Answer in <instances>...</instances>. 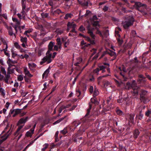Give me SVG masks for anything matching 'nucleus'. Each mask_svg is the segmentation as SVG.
<instances>
[{
	"instance_id": "nucleus-1",
	"label": "nucleus",
	"mask_w": 151,
	"mask_h": 151,
	"mask_svg": "<svg viewBox=\"0 0 151 151\" xmlns=\"http://www.w3.org/2000/svg\"><path fill=\"white\" fill-rule=\"evenodd\" d=\"M53 46V43L50 42L48 45L49 50L46 54V56L43 58L42 61L40 63L41 65L42 64L45 63H49L51 62L52 60L51 58L52 57V55L50 53V51L52 50V49Z\"/></svg>"
},
{
	"instance_id": "nucleus-2",
	"label": "nucleus",
	"mask_w": 151,
	"mask_h": 151,
	"mask_svg": "<svg viewBox=\"0 0 151 151\" xmlns=\"http://www.w3.org/2000/svg\"><path fill=\"white\" fill-rule=\"evenodd\" d=\"M13 127L14 126H12V124H7V126L5 129V132H6V129H9L8 131H7V133L4 136L1 137V139H0V145L4 141H5L7 139L8 137L11 133L13 131Z\"/></svg>"
},
{
	"instance_id": "nucleus-3",
	"label": "nucleus",
	"mask_w": 151,
	"mask_h": 151,
	"mask_svg": "<svg viewBox=\"0 0 151 151\" xmlns=\"http://www.w3.org/2000/svg\"><path fill=\"white\" fill-rule=\"evenodd\" d=\"M127 86L128 87L129 89L132 88L134 90V93L135 94L137 95L139 93L140 91L139 88L137 86L135 81H133L132 84H131L129 82L127 83Z\"/></svg>"
},
{
	"instance_id": "nucleus-4",
	"label": "nucleus",
	"mask_w": 151,
	"mask_h": 151,
	"mask_svg": "<svg viewBox=\"0 0 151 151\" xmlns=\"http://www.w3.org/2000/svg\"><path fill=\"white\" fill-rule=\"evenodd\" d=\"M23 127V125L19 126L17 128L16 131L14 133V135L16 137L19 135L17 138V140H19L21 137L22 135V133L24 131V129H22Z\"/></svg>"
},
{
	"instance_id": "nucleus-5",
	"label": "nucleus",
	"mask_w": 151,
	"mask_h": 151,
	"mask_svg": "<svg viewBox=\"0 0 151 151\" xmlns=\"http://www.w3.org/2000/svg\"><path fill=\"white\" fill-rule=\"evenodd\" d=\"M134 19L133 17H131L130 20L125 21L123 23V25L125 29H127L129 27L133 25Z\"/></svg>"
},
{
	"instance_id": "nucleus-6",
	"label": "nucleus",
	"mask_w": 151,
	"mask_h": 151,
	"mask_svg": "<svg viewBox=\"0 0 151 151\" xmlns=\"http://www.w3.org/2000/svg\"><path fill=\"white\" fill-rule=\"evenodd\" d=\"M0 69L1 72L4 75H5L4 81L6 83L9 84V81H8V78H6V75H7V73H6V71L5 68L3 66H1Z\"/></svg>"
},
{
	"instance_id": "nucleus-7",
	"label": "nucleus",
	"mask_w": 151,
	"mask_h": 151,
	"mask_svg": "<svg viewBox=\"0 0 151 151\" xmlns=\"http://www.w3.org/2000/svg\"><path fill=\"white\" fill-rule=\"evenodd\" d=\"M1 40L4 43V45H6V47L5 49H4V47L3 48V49H1V50H0V51H4V53L5 55H6L8 56H9L10 55L9 54L6 52V51L7 50V48H8V45L6 41H5V40H4L3 38H1Z\"/></svg>"
},
{
	"instance_id": "nucleus-8",
	"label": "nucleus",
	"mask_w": 151,
	"mask_h": 151,
	"mask_svg": "<svg viewBox=\"0 0 151 151\" xmlns=\"http://www.w3.org/2000/svg\"><path fill=\"white\" fill-rule=\"evenodd\" d=\"M11 67L9 66L7 69V75H6V78H8V81H9V80L11 78L10 75L14 72V69H11Z\"/></svg>"
},
{
	"instance_id": "nucleus-9",
	"label": "nucleus",
	"mask_w": 151,
	"mask_h": 151,
	"mask_svg": "<svg viewBox=\"0 0 151 151\" xmlns=\"http://www.w3.org/2000/svg\"><path fill=\"white\" fill-rule=\"evenodd\" d=\"M29 119V117L27 116L26 117H23L20 119L17 122V125L23 124H24Z\"/></svg>"
},
{
	"instance_id": "nucleus-10",
	"label": "nucleus",
	"mask_w": 151,
	"mask_h": 151,
	"mask_svg": "<svg viewBox=\"0 0 151 151\" xmlns=\"http://www.w3.org/2000/svg\"><path fill=\"white\" fill-rule=\"evenodd\" d=\"M87 29L88 33L93 38L95 39V35L93 32V31L94 29L93 28L89 26L87 27Z\"/></svg>"
},
{
	"instance_id": "nucleus-11",
	"label": "nucleus",
	"mask_w": 151,
	"mask_h": 151,
	"mask_svg": "<svg viewBox=\"0 0 151 151\" xmlns=\"http://www.w3.org/2000/svg\"><path fill=\"white\" fill-rule=\"evenodd\" d=\"M108 54L111 56L114 55H115V52L110 50H107L106 51H105L101 55V58L103 57L105 54Z\"/></svg>"
},
{
	"instance_id": "nucleus-12",
	"label": "nucleus",
	"mask_w": 151,
	"mask_h": 151,
	"mask_svg": "<svg viewBox=\"0 0 151 151\" xmlns=\"http://www.w3.org/2000/svg\"><path fill=\"white\" fill-rule=\"evenodd\" d=\"M76 26V25L74 23H70V22H68V28L67 29V31L68 32L70 30V29L71 28H75Z\"/></svg>"
},
{
	"instance_id": "nucleus-13",
	"label": "nucleus",
	"mask_w": 151,
	"mask_h": 151,
	"mask_svg": "<svg viewBox=\"0 0 151 151\" xmlns=\"http://www.w3.org/2000/svg\"><path fill=\"white\" fill-rule=\"evenodd\" d=\"M22 11L21 14L22 15V17L24 18L25 16V13L24 10L26 8V6L25 5V3H24V1H23V0H22Z\"/></svg>"
},
{
	"instance_id": "nucleus-14",
	"label": "nucleus",
	"mask_w": 151,
	"mask_h": 151,
	"mask_svg": "<svg viewBox=\"0 0 151 151\" xmlns=\"http://www.w3.org/2000/svg\"><path fill=\"white\" fill-rule=\"evenodd\" d=\"M34 129H31L29 131L27 132L25 134V137H31L34 133Z\"/></svg>"
},
{
	"instance_id": "nucleus-15",
	"label": "nucleus",
	"mask_w": 151,
	"mask_h": 151,
	"mask_svg": "<svg viewBox=\"0 0 151 151\" xmlns=\"http://www.w3.org/2000/svg\"><path fill=\"white\" fill-rule=\"evenodd\" d=\"M17 63L16 61L13 60L10 58H9L7 61V63L9 66H13L14 65L13 64L16 63Z\"/></svg>"
},
{
	"instance_id": "nucleus-16",
	"label": "nucleus",
	"mask_w": 151,
	"mask_h": 151,
	"mask_svg": "<svg viewBox=\"0 0 151 151\" xmlns=\"http://www.w3.org/2000/svg\"><path fill=\"white\" fill-rule=\"evenodd\" d=\"M24 73L25 74L29 77H32V76L30 73L29 71L28 70L26 67H24Z\"/></svg>"
},
{
	"instance_id": "nucleus-17",
	"label": "nucleus",
	"mask_w": 151,
	"mask_h": 151,
	"mask_svg": "<svg viewBox=\"0 0 151 151\" xmlns=\"http://www.w3.org/2000/svg\"><path fill=\"white\" fill-rule=\"evenodd\" d=\"M139 79L137 80V81L139 83L144 82L145 81V77L142 75H140L138 76Z\"/></svg>"
},
{
	"instance_id": "nucleus-18",
	"label": "nucleus",
	"mask_w": 151,
	"mask_h": 151,
	"mask_svg": "<svg viewBox=\"0 0 151 151\" xmlns=\"http://www.w3.org/2000/svg\"><path fill=\"white\" fill-rule=\"evenodd\" d=\"M80 35L83 36V37L85 38L86 40L89 42L91 44H93L94 43V42L93 40H91L90 38L88 37L83 36L82 35L80 34Z\"/></svg>"
},
{
	"instance_id": "nucleus-19",
	"label": "nucleus",
	"mask_w": 151,
	"mask_h": 151,
	"mask_svg": "<svg viewBox=\"0 0 151 151\" xmlns=\"http://www.w3.org/2000/svg\"><path fill=\"white\" fill-rule=\"evenodd\" d=\"M8 33L9 35L10 36H14L15 37L16 36L15 34L13 33L12 28L11 27H10L8 29Z\"/></svg>"
},
{
	"instance_id": "nucleus-20",
	"label": "nucleus",
	"mask_w": 151,
	"mask_h": 151,
	"mask_svg": "<svg viewBox=\"0 0 151 151\" xmlns=\"http://www.w3.org/2000/svg\"><path fill=\"white\" fill-rule=\"evenodd\" d=\"M57 44L59 46V49L61 48L62 43L61 42V39L60 37H58L57 40Z\"/></svg>"
},
{
	"instance_id": "nucleus-21",
	"label": "nucleus",
	"mask_w": 151,
	"mask_h": 151,
	"mask_svg": "<svg viewBox=\"0 0 151 151\" xmlns=\"http://www.w3.org/2000/svg\"><path fill=\"white\" fill-rule=\"evenodd\" d=\"M49 73V70L48 69L46 70L44 72L42 75V77L45 78V79H46L48 76V74Z\"/></svg>"
},
{
	"instance_id": "nucleus-22",
	"label": "nucleus",
	"mask_w": 151,
	"mask_h": 151,
	"mask_svg": "<svg viewBox=\"0 0 151 151\" xmlns=\"http://www.w3.org/2000/svg\"><path fill=\"white\" fill-rule=\"evenodd\" d=\"M119 31H121V29L120 28L116 27L115 29V36L117 37H120V35L119 34Z\"/></svg>"
},
{
	"instance_id": "nucleus-23",
	"label": "nucleus",
	"mask_w": 151,
	"mask_h": 151,
	"mask_svg": "<svg viewBox=\"0 0 151 151\" xmlns=\"http://www.w3.org/2000/svg\"><path fill=\"white\" fill-rule=\"evenodd\" d=\"M139 134V132L138 129H136L134 132V138H137Z\"/></svg>"
},
{
	"instance_id": "nucleus-24",
	"label": "nucleus",
	"mask_w": 151,
	"mask_h": 151,
	"mask_svg": "<svg viewBox=\"0 0 151 151\" xmlns=\"http://www.w3.org/2000/svg\"><path fill=\"white\" fill-rule=\"evenodd\" d=\"M14 113V114L13 115V117H15L16 115L18 114L19 113V111L18 110H15L11 112V113Z\"/></svg>"
},
{
	"instance_id": "nucleus-25",
	"label": "nucleus",
	"mask_w": 151,
	"mask_h": 151,
	"mask_svg": "<svg viewBox=\"0 0 151 151\" xmlns=\"http://www.w3.org/2000/svg\"><path fill=\"white\" fill-rule=\"evenodd\" d=\"M110 76L108 74L103 76H99L97 78L98 80V84H99L101 82V80L102 79V78L104 77H106L108 76Z\"/></svg>"
},
{
	"instance_id": "nucleus-26",
	"label": "nucleus",
	"mask_w": 151,
	"mask_h": 151,
	"mask_svg": "<svg viewBox=\"0 0 151 151\" xmlns=\"http://www.w3.org/2000/svg\"><path fill=\"white\" fill-rule=\"evenodd\" d=\"M21 41L22 43L27 42V39L26 37H23L22 36L20 37Z\"/></svg>"
},
{
	"instance_id": "nucleus-27",
	"label": "nucleus",
	"mask_w": 151,
	"mask_h": 151,
	"mask_svg": "<svg viewBox=\"0 0 151 151\" xmlns=\"http://www.w3.org/2000/svg\"><path fill=\"white\" fill-rule=\"evenodd\" d=\"M80 122L78 121H76L73 122L72 125L75 126V127H77L78 125L80 124Z\"/></svg>"
},
{
	"instance_id": "nucleus-28",
	"label": "nucleus",
	"mask_w": 151,
	"mask_h": 151,
	"mask_svg": "<svg viewBox=\"0 0 151 151\" xmlns=\"http://www.w3.org/2000/svg\"><path fill=\"white\" fill-rule=\"evenodd\" d=\"M49 145L47 143H45L43 145V148L41 149L42 151H45V150L47 148Z\"/></svg>"
},
{
	"instance_id": "nucleus-29",
	"label": "nucleus",
	"mask_w": 151,
	"mask_h": 151,
	"mask_svg": "<svg viewBox=\"0 0 151 151\" xmlns=\"http://www.w3.org/2000/svg\"><path fill=\"white\" fill-rule=\"evenodd\" d=\"M63 30L59 29H57L55 31L57 35H61L63 33Z\"/></svg>"
},
{
	"instance_id": "nucleus-30",
	"label": "nucleus",
	"mask_w": 151,
	"mask_h": 151,
	"mask_svg": "<svg viewBox=\"0 0 151 151\" xmlns=\"http://www.w3.org/2000/svg\"><path fill=\"white\" fill-rule=\"evenodd\" d=\"M12 19L13 21L16 23L15 25H16L17 26H19V25L20 23L17 19L13 17Z\"/></svg>"
},
{
	"instance_id": "nucleus-31",
	"label": "nucleus",
	"mask_w": 151,
	"mask_h": 151,
	"mask_svg": "<svg viewBox=\"0 0 151 151\" xmlns=\"http://www.w3.org/2000/svg\"><path fill=\"white\" fill-rule=\"evenodd\" d=\"M99 67L100 68V70H102V73H104L105 72V69L106 68V67L105 66H104L103 65H101V66H99Z\"/></svg>"
},
{
	"instance_id": "nucleus-32",
	"label": "nucleus",
	"mask_w": 151,
	"mask_h": 151,
	"mask_svg": "<svg viewBox=\"0 0 151 151\" xmlns=\"http://www.w3.org/2000/svg\"><path fill=\"white\" fill-rule=\"evenodd\" d=\"M69 106H62L58 110V111L59 113H60L61 112L62 110L63 109H64L66 108H68Z\"/></svg>"
},
{
	"instance_id": "nucleus-33",
	"label": "nucleus",
	"mask_w": 151,
	"mask_h": 151,
	"mask_svg": "<svg viewBox=\"0 0 151 151\" xmlns=\"http://www.w3.org/2000/svg\"><path fill=\"white\" fill-rule=\"evenodd\" d=\"M91 101L92 103L95 104H98L99 102L94 98H92L91 99Z\"/></svg>"
},
{
	"instance_id": "nucleus-34",
	"label": "nucleus",
	"mask_w": 151,
	"mask_h": 151,
	"mask_svg": "<svg viewBox=\"0 0 151 151\" xmlns=\"http://www.w3.org/2000/svg\"><path fill=\"white\" fill-rule=\"evenodd\" d=\"M99 94V92L98 90V89L95 88V90L93 94V96L95 97L97 96Z\"/></svg>"
},
{
	"instance_id": "nucleus-35",
	"label": "nucleus",
	"mask_w": 151,
	"mask_h": 151,
	"mask_svg": "<svg viewBox=\"0 0 151 151\" xmlns=\"http://www.w3.org/2000/svg\"><path fill=\"white\" fill-rule=\"evenodd\" d=\"M77 60L78 61L77 63H75V65H77L78 64L80 63L81 62L82 60V58L81 57H78L77 58Z\"/></svg>"
},
{
	"instance_id": "nucleus-36",
	"label": "nucleus",
	"mask_w": 151,
	"mask_h": 151,
	"mask_svg": "<svg viewBox=\"0 0 151 151\" xmlns=\"http://www.w3.org/2000/svg\"><path fill=\"white\" fill-rule=\"evenodd\" d=\"M116 112L117 114L119 115H122L123 114V112L121 110L119 109H116Z\"/></svg>"
},
{
	"instance_id": "nucleus-37",
	"label": "nucleus",
	"mask_w": 151,
	"mask_h": 151,
	"mask_svg": "<svg viewBox=\"0 0 151 151\" xmlns=\"http://www.w3.org/2000/svg\"><path fill=\"white\" fill-rule=\"evenodd\" d=\"M0 93L2 96H4L5 93L4 91V90L0 86Z\"/></svg>"
},
{
	"instance_id": "nucleus-38",
	"label": "nucleus",
	"mask_w": 151,
	"mask_h": 151,
	"mask_svg": "<svg viewBox=\"0 0 151 151\" xmlns=\"http://www.w3.org/2000/svg\"><path fill=\"white\" fill-rule=\"evenodd\" d=\"M72 14L71 13L69 14H67L65 15V19H68L69 17H71L72 16Z\"/></svg>"
},
{
	"instance_id": "nucleus-39",
	"label": "nucleus",
	"mask_w": 151,
	"mask_h": 151,
	"mask_svg": "<svg viewBox=\"0 0 151 151\" xmlns=\"http://www.w3.org/2000/svg\"><path fill=\"white\" fill-rule=\"evenodd\" d=\"M60 132V133L64 135L66 134L67 133V129L66 128H64L63 130L61 131Z\"/></svg>"
},
{
	"instance_id": "nucleus-40",
	"label": "nucleus",
	"mask_w": 151,
	"mask_h": 151,
	"mask_svg": "<svg viewBox=\"0 0 151 151\" xmlns=\"http://www.w3.org/2000/svg\"><path fill=\"white\" fill-rule=\"evenodd\" d=\"M28 66L29 68H35L36 67V65L35 64L32 63H29Z\"/></svg>"
},
{
	"instance_id": "nucleus-41",
	"label": "nucleus",
	"mask_w": 151,
	"mask_h": 151,
	"mask_svg": "<svg viewBox=\"0 0 151 151\" xmlns=\"http://www.w3.org/2000/svg\"><path fill=\"white\" fill-rule=\"evenodd\" d=\"M117 41L119 44L120 45H121L123 42L122 39L121 38H119L118 37H117Z\"/></svg>"
},
{
	"instance_id": "nucleus-42",
	"label": "nucleus",
	"mask_w": 151,
	"mask_h": 151,
	"mask_svg": "<svg viewBox=\"0 0 151 151\" xmlns=\"http://www.w3.org/2000/svg\"><path fill=\"white\" fill-rule=\"evenodd\" d=\"M100 70V68H97L95 69V70H93V73H96L97 75L99 74V71Z\"/></svg>"
},
{
	"instance_id": "nucleus-43",
	"label": "nucleus",
	"mask_w": 151,
	"mask_h": 151,
	"mask_svg": "<svg viewBox=\"0 0 151 151\" xmlns=\"http://www.w3.org/2000/svg\"><path fill=\"white\" fill-rule=\"evenodd\" d=\"M93 25V26H99V23L97 21H94L93 22H92Z\"/></svg>"
},
{
	"instance_id": "nucleus-44",
	"label": "nucleus",
	"mask_w": 151,
	"mask_h": 151,
	"mask_svg": "<svg viewBox=\"0 0 151 151\" xmlns=\"http://www.w3.org/2000/svg\"><path fill=\"white\" fill-rule=\"evenodd\" d=\"M79 30L83 32L85 30V28L83 27V26L82 25L79 28Z\"/></svg>"
},
{
	"instance_id": "nucleus-45",
	"label": "nucleus",
	"mask_w": 151,
	"mask_h": 151,
	"mask_svg": "<svg viewBox=\"0 0 151 151\" xmlns=\"http://www.w3.org/2000/svg\"><path fill=\"white\" fill-rule=\"evenodd\" d=\"M64 118H61L59 120H58L57 121H56L55 122H54L53 123V124H56L59 123L60 122H61V121H62Z\"/></svg>"
},
{
	"instance_id": "nucleus-46",
	"label": "nucleus",
	"mask_w": 151,
	"mask_h": 151,
	"mask_svg": "<svg viewBox=\"0 0 151 151\" xmlns=\"http://www.w3.org/2000/svg\"><path fill=\"white\" fill-rule=\"evenodd\" d=\"M145 115L148 116H151V111L148 110V111L146 112Z\"/></svg>"
},
{
	"instance_id": "nucleus-47",
	"label": "nucleus",
	"mask_w": 151,
	"mask_h": 151,
	"mask_svg": "<svg viewBox=\"0 0 151 151\" xmlns=\"http://www.w3.org/2000/svg\"><path fill=\"white\" fill-rule=\"evenodd\" d=\"M17 79L18 81H22L23 79V77L22 75H19L18 76Z\"/></svg>"
},
{
	"instance_id": "nucleus-48",
	"label": "nucleus",
	"mask_w": 151,
	"mask_h": 151,
	"mask_svg": "<svg viewBox=\"0 0 151 151\" xmlns=\"http://www.w3.org/2000/svg\"><path fill=\"white\" fill-rule=\"evenodd\" d=\"M15 47L17 49L21 48V47L17 42H15L14 43Z\"/></svg>"
},
{
	"instance_id": "nucleus-49",
	"label": "nucleus",
	"mask_w": 151,
	"mask_h": 151,
	"mask_svg": "<svg viewBox=\"0 0 151 151\" xmlns=\"http://www.w3.org/2000/svg\"><path fill=\"white\" fill-rule=\"evenodd\" d=\"M41 16H42V17L43 18H45L47 17L48 16V14L45 13H44L41 14Z\"/></svg>"
},
{
	"instance_id": "nucleus-50",
	"label": "nucleus",
	"mask_w": 151,
	"mask_h": 151,
	"mask_svg": "<svg viewBox=\"0 0 151 151\" xmlns=\"http://www.w3.org/2000/svg\"><path fill=\"white\" fill-rule=\"evenodd\" d=\"M43 50L42 49H39L38 50V54L39 56L41 55L43 52Z\"/></svg>"
},
{
	"instance_id": "nucleus-51",
	"label": "nucleus",
	"mask_w": 151,
	"mask_h": 151,
	"mask_svg": "<svg viewBox=\"0 0 151 151\" xmlns=\"http://www.w3.org/2000/svg\"><path fill=\"white\" fill-rule=\"evenodd\" d=\"M119 69L121 70H122L124 72L126 71V69L124 66H122L121 67L119 68Z\"/></svg>"
},
{
	"instance_id": "nucleus-52",
	"label": "nucleus",
	"mask_w": 151,
	"mask_h": 151,
	"mask_svg": "<svg viewBox=\"0 0 151 151\" xmlns=\"http://www.w3.org/2000/svg\"><path fill=\"white\" fill-rule=\"evenodd\" d=\"M31 32V31L30 30H28L25 31L24 32V34L26 35L27 37H29V35L27 34Z\"/></svg>"
},
{
	"instance_id": "nucleus-53",
	"label": "nucleus",
	"mask_w": 151,
	"mask_h": 151,
	"mask_svg": "<svg viewBox=\"0 0 151 151\" xmlns=\"http://www.w3.org/2000/svg\"><path fill=\"white\" fill-rule=\"evenodd\" d=\"M89 105L90 108L87 110V112L86 115V116H87L90 113V110L91 109V105L90 103L89 104Z\"/></svg>"
},
{
	"instance_id": "nucleus-54",
	"label": "nucleus",
	"mask_w": 151,
	"mask_h": 151,
	"mask_svg": "<svg viewBox=\"0 0 151 151\" xmlns=\"http://www.w3.org/2000/svg\"><path fill=\"white\" fill-rule=\"evenodd\" d=\"M76 95L78 96H79L81 94V92L78 89H76Z\"/></svg>"
},
{
	"instance_id": "nucleus-55",
	"label": "nucleus",
	"mask_w": 151,
	"mask_h": 151,
	"mask_svg": "<svg viewBox=\"0 0 151 151\" xmlns=\"http://www.w3.org/2000/svg\"><path fill=\"white\" fill-rule=\"evenodd\" d=\"M70 41L69 40H68L64 44V46L65 47H67V46L68 45Z\"/></svg>"
},
{
	"instance_id": "nucleus-56",
	"label": "nucleus",
	"mask_w": 151,
	"mask_h": 151,
	"mask_svg": "<svg viewBox=\"0 0 151 151\" xmlns=\"http://www.w3.org/2000/svg\"><path fill=\"white\" fill-rule=\"evenodd\" d=\"M96 34H99L101 36H102V34L101 33V32L97 29L96 31Z\"/></svg>"
},
{
	"instance_id": "nucleus-57",
	"label": "nucleus",
	"mask_w": 151,
	"mask_h": 151,
	"mask_svg": "<svg viewBox=\"0 0 151 151\" xmlns=\"http://www.w3.org/2000/svg\"><path fill=\"white\" fill-rule=\"evenodd\" d=\"M134 115L133 114L129 115V119L131 121H132L134 119Z\"/></svg>"
},
{
	"instance_id": "nucleus-58",
	"label": "nucleus",
	"mask_w": 151,
	"mask_h": 151,
	"mask_svg": "<svg viewBox=\"0 0 151 151\" xmlns=\"http://www.w3.org/2000/svg\"><path fill=\"white\" fill-rule=\"evenodd\" d=\"M58 48H59V47L58 45H55L54 46V50L57 51L58 50Z\"/></svg>"
},
{
	"instance_id": "nucleus-59",
	"label": "nucleus",
	"mask_w": 151,
	"mask_h": 151,
	"mask_svg": "<svg viewBox=\"0 0 151 151\" xmlns=\"http://www.w3.org/2000/svg\"><path fill=\"white\" fill-rule=\"evenodd\" d=\"M93 88L92 86H91L89 88V91L91 93H92L93 91Z\"/></svg>"
},
{
	"instance_id": "nucleus-60",
	"label": "nucleus",
	"mask_w": 151,
	"mask_h": 151,
	"mask_svg": "<svg viewBox=\"0 0 151 151\" xmlns=\"http://www.w3.org/2000/svg\"><path fill=\"white\" fill-rule=\"evenodd\" d=\"M104 33L106 37H107V36L109 35V30H106Z\"/></svg>"
},
{
	"instance_id": "nucleus-61",
	"label": "nucleus",
	"mask_w": 151,
	"mask_h": 151,
	"mask_svg": "<svg viewBox=\"0 0 151 151\" xmlns=\"http://www.w3.org/2000/svg\"><path fill=\"white\" fill-rule=\"evenodd\" d=\"M21 45L23 47L26 48V46L27 45V42L22 43Z\"/></svg>"
},
{
	"instance_id": "nucleus-62",
	"label": "nucleus",
	"mask_w": 151,
	"mask_h": 151,
	"mask_svg": "<svg viewBox=\"0 0 151 151\" xmlns=\"http://www.w3.org/2000/svg\"><path fill=\"white\" fill-rule=\"evenodd\" d=\"M53 1H50L49 2L50 5L51 6H53Z\"/></svg>"
},
{
	"instance_id": "nucleus-63",
	"label": "nucleus",
	"mask_w": 151,
	"mask_h": 151,
	"mask_svg": "<svg viewBox=\"0 0 151 151\" xmlns=\"http://www.w3.org/2000/svg\"><path fill=\"white\" fill-rule=\"evenodd\" d=\"M86 43L85 42V41L84 40H82L81 41V44L82 46L84 45H86Z\"/></svg>"
},
{
	"instance_id": "nucleus-64",
	"label": "nucleus",
	"mask_w": 151,
	"mask_h": 151,
	"mask_svg": "<svg viewBox=\"0 0 151 151\" xmlns=\"http://www.w3.org/2000/svg\"><path fill=\"white\" fill-rule=\"evenodd\" d=\"M12 12L13 13L14 15H15L16 14V9H13L12 10Z\"/></svg>"
}]
</instances>
